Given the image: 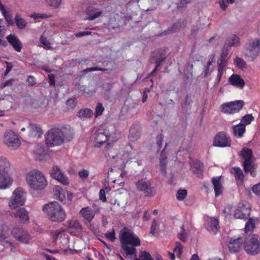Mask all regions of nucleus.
I'll list each match as a JSON object with an SVG mask.
<instances>
[{
	"instance_id": "nucleus-1",
	"label": "nucleus",
	"mask_w": 260,
	"mask_h": 260,
	"mask_svg": "<svg viewBox=\"0 0 260 260\" xmlns=\"http://www.w3.org/2000/svg\"><path fill=\"white\" fill-rule=\"evenodd\" d=\"M119 239L124 256L129 259L135 258V260H154L149 252L146 250L139 251L137 257L136 247L141 245L139 237L132 231L124 228L120 232Z\"/></svg>"
},
{
	"instance_id": "nucleus-2",
	"label": "nucleus",
	"mask_w": 260,
	"mask_h": 260,
	"mask_svg": "<svg viewBox=\"0 0 260 260\" xmlns=\"http://www.w3.org/2000/svg\"><path fill=\"white\" fill-rule=\"evenodd\" d=\"M73 130L70 127L53 128L45 135L46 145L49 147L58 146L73 139Z\"/></svg>"
},
{
	"instance_id": "nucleus-3",
	"label": "nucleus",
	"mask_w": 260,
	"mask_h": 260,
	"mask_svg": "<svg viewBox=\"0 0 260 260\" xmlns=\"http://www.w3.org/2000/svg\"><path fill=\"white\" fill-rule=\"evenodd\" d=\"M43 211L52 221L61 222L66 218L65 211L57 202H52L44 206Z\"/></svg>"
},
{
	"instance_id": "nucleus-4",
	"label": "nucleus",
	"mask_w": 260,
	"mask_h": 260,
	"mask_svg": "<svg viewBox=\"0 0 260 260\" xmlns=\"http://www.w3.org/2000/svg\"><path fill=\"white\" fill-rule=\"evenodd\" d=\"M26 180L29 187L34 190L44 189L47 185L43 174L37 170L30 171L26 176Z\"/></svg>"
},
{
	"instance_id": "nucleus-5",
	"label": "nucleus",
	"mask_w": 260,
	"mask_h": 260,
	"mask_svg": "<svg viewBox=\"0 0 260 260\" xmlns=\"http://www.w3.org/2000/svg\"><path fill=\"white\" fill-rule=\"evenodd\" d=\"M26 201V193L22 188L15 189L8 202V206L11 209H15L19 206H22Z\"/></svg>"
},
{
	"instance_id": "nucleus-6",
	"label": "nucleus",
	"mask_w": 260,
	"mask_h": 260,
	"mask_svg": "<svg viewBox=\"0 0 260 260\" xmlns=\"http://www.w3.org/2000/svg\"><path fill=\"white\" fill-rule=\"evenodd\" d=\"M252 151L250 149L244 148L241 152V156L243 159V167L246 173L249 172L251 176H255V168L253 165Z\"/></svg>"
},
{
	"instance_id": "nucleus-7",
	"label": "nucleus",
	"mask_w": 260,
	"mask_h": 260,
	"mask_svg": "<svg viewBox=\"0 0 260 260\" xmlns=\"http://www.w3.org/2000/svg\"><path fill=\"white\" fill-rule=\"evenodd\" d=\"M135 186L138 191L142 192L147 197H153L155 194L152 182L146 177L139 179L135 183Z\"/></svg>"
},
{
	"instance_id": "nucleus-8",
	"label": "nucleus",
	"mask_w": 260,
	"mask_h": 260,
	"mask_svg": "<svg viewBox=\"0 0 260 260\" xmlns=\"http://www.w3.org/2000/svg\"><path fill=\"white\" fill-rule=\"evenodd\" d=\"M243 246L246 252L249 255H255L260 252L259 242L258 240V236L252 235L244 240Z\"/></svg>"
},
{
	"instance_id": "nucleus-9",
	"label": "nucleus",
	"mask_w": 260,
	"mask_h": 260,
	"mask_svg": "<svg viewBox=\"0 0 260 260\" xmlns=\"http://www.w3.org/2000/svg\"><path fill=\"white\" fill-rule=\"evenodd\" d=\"M245 105L243 100H236L222 104L220 106V111L226 114H233L239 112Z\"/></svg>"
},
{
	"instance_id": "nucleus-10",
	"label": "nucleus",
	"mask_w": 260,
	"mask_h": 260,
	"mask_svg": "<svg viewBox=\"0 0 260 260\" xmlns=\"http://www.w3.org/2000/svg\"><path fill=\"white\" fill-rule=\"evenodd\" d=\"M260 53V40L255 38L249 40L246 48L245 54L251 60L256 58Z\"/></svg>"
},
{
	"instance_id": "nucleus-11",
	"label": "nucleus",
	"mask_w": 260,
	"mask_h": 260,
	"mask_svg": "<svg viewBox=\"0 0 260 260\" xmlns=\"http://www.w3.org/2000/svg\"><path fill=\"white\" fill-rule=\"evenodd\" d=\"M4 143L10 149H17L21 142L18 136L12 130H7L4 134Z\"/></svg>"
},
{
	"instance_id": "nucleus-12",
	"label": "nucleus",
	"mask_w": 260,
	"mask_h": 260,
	"mask_svg": "<svg viewBox=\"0 0 260 260\" xmlns=\"http://www.w3.org/2000/svg\"><path fill=\"white\" fill-rule=\"evenodd\" d=\"M250 204L246 201H242L237 205L234 216L236 218L247 219L250 215Z\"/></svg>"
},
{
	"instance_id": "nucleus-13",
	"label": "nucleus",
	"mask_w": 260,
	"mask_h": 260,
	"mask_svg": "<svg viewBox=\"0 0 260 260\" xmlns=\"http://www.w3.org/2000/svg\"><path fill=\"white\" fill-rule=\"evenodd\" d=\"M166 58V50L164 48L158 49L152 53L150 61L151 63L154 62L156 65L151 72V75H153L156 73L158 67L165 60Z\"/></svg>"
},
{
	"instance_id": "nucleus-14",
	"label": "nucleus",
	"mask_w": 260,
	"mask_h": 260,
	"mask_svg": "<svg viewBox=\"0 0 260 260\" xmlns=\"http://www.w3.org/2000/svg\"><path fill=\"white\" fill-rule=\"evenodd\" d=\"M166 58V50L164 48L158 49L152 53L150 61L151 63L154 62L156 65L151 72V75H153L156 73L158 67L165 60Z\"/></svg>"
},
{
	"instance_id": "nucleus-15",
	"label": "nucleus",
	"mask_w": 260,
	"mask_h": 260,
	"mask_svg": "<svg viewBox=\"0 0 260 260\" xmlns=\"http://www.w3.org/2000/svg\"><path fill=\"white\" fill-rule=\"evenodd\" d=\"M11 233L15 240L20 243H28L31 239L29 234L21 228H14Z\"/></svg>"
},
{
	"instance_id": "nucleus-16",
	"label": "nucleus",
	"mask_w": 260,
	"mask_h": 260,
	"mask_svg": "<svg viewBox=\"0 0 260 260\" xmlns=\"http://www.w3.org/2000/svg\"><path fill=\"white\" fill-rule=\"evenodd\" d=\"M50 175L53 178L57 180L63 185H69V180L68 177L58 166H54L53 167Z\"/></svg>"
},
{
	"instance_id": "nucleus-17",
	"label": "nucleus",
	"mask_w": 260,
	"mask_h": 260,
	"mask_svg": "<svg viewBox=\"0 0 260 260\" xmlns=\"http://www.w3.org/2000/svg\"><path fill=\"white\" fill-rule=\"evenodd\" d=\"M11 231H10L9 226L6 224H2L0 225V241H4L3 246L5 248L10 247L11 250H13V245L12 243L5 240L8 239L11 235Z\"/></svg>"
},
{
	"instance_id": "nucleus-18",
	"label": "nucleus",
	"mask_w": 260,
	"mask_h": 260,
	"mask_svg": "<svg viewBox=\"0 0 260 260\" xmlns=\"http://www.w3.org/2000/svg\"><path fill=\"white\" fill-rule=\"evenodd\" d=\"M213 144L216 147H229L231 145V139L224 133L220 132L215 136Z\"/></svg>"
},
{
	"instance_id": "nucleus-19",
	"label": "nucleus",
	"mask_w": 260,
	"mask_h": 260,
	"mask_svg": "<svg viewBox=\"0 0 260 260\" xmlns=\"http://www.w3.org/2000/svg\"><path fill=\"white\" fill-rule=\"evenodd\" d=\"M113 125H110L105 128L103 132H97L95 136L94 146L100 147L107 141L108 134L112 130Z\"/></svg>"
},
{
	"instance_id": "nucleus-20",
	"label": "nucleus",
	"mask_w": 260,
	"mask_h": 260,
	"mask_svg": "<svg viewBox=\"0 0 260 260\" xmlns=\"http://www.w3.org/2000/svg\"><path fill=\"white\" fill-rule=\"evenodd\" d=\"M205 227L210 232L216 233L219 229L218 219L207 216L205 218Z\"/></svg>"
},
{
	"instance_id": "nucleus-21",
	"label": "nucleus",
	"mask_w": 260,
	"mask_h": 260,
	"mask_svg": "<svg viewBox=\"0 0 260 260\" xmlns=\"http://www.w3.org/2000/svg\"><path fill=\"white\" fill-rule=\"evenodd\" d=\"M8 43L17 52H20L22 48V43L18 37L14 34H10L6 37Z\"/></svg>"
},
{
	"instance_id": "nucleus-22",
	"label": "nucleus",
	"mask_w": 260,
	"mask_h": 260,
	"mask_svg": "<svg viewBox=\"0 0 260 260\" xmlns=\"http://www.w3.org/2000/svg\"><path fill=\"white\" fill-rule=\"evenodd\" d=\"M229 82L232 86L240 89H243L245 85L244 79L239 75L233 74L229 78Z\"/></svg>"
},
{
	"instance_id": "nucleus-23",
	"label": "nucleus",
	"mask_w": 260,
	"mask_h": 260,
	"mask_svg": "<svg viewBox=\"0 0 260 260\" xmlns=\"http://www.w3.org/2000/svg\"><path fill=\"white\" fill-rule=\"evenodd\" d=\"M12 184V179L7 172H0V189L9 188Z\"/></svg>"
},
{
	"instance_id": "nucleus-24",
	"label": "nucleus",
	"mask_w": 260,
	"mask_h": 260,
	"mask_svg": "<svg viewBox=\"0 0 260 260\" xmlns=\"http://www.w3.org/2000/svg\"><path fill=\"white\" fill-rule=\"evenodd\" d=\"M244 242L242 237L232 238L229 244V248L231 252H236L240 250L242 247L243 242Z\"/></svg>"
},
{
	"instance_id": "nucleus-25",
	"label": "nucleus",
	"mask_w": 260,
	"mask_h": 260,
	"mask_svg": "<svg viewBox=\"0 0 260 260\" xmlns=\"http://www.w3.org/2000/svg\"><path fill=\"white\" fill-rule=\"evenodd\" d=\"M15 218L18 219L21 223H27L29 222V218L28 213L24 208L18 209L14 214Z\"/></svg>"
},
{
	"instance_id": "nucleus-26",
	"label": "nucleus",
	"mask_w": 260,
	"mask_h": 260,
	"mask_svg": "<svg viewBox=\"0 0 260 260\" xmlns=\"http://www.w3.org/2000/svg\"><path fill=\"white\" fill-rule=\"evenodd\" d=\"M67 190L63 189L61 186L56 185L53 189V195L56 199L58 200L61 203H66Z\"/></svg>"
},
{
	"instance_id": "nucleus-27",
	"label": "nucleus",
	"mask_w": 260,
	"mask_h": 260,
	"mask_svg": "<svg viewBox=\"0 0 260 260\" xmlns=\"http://www.w3.org/2000/svg\"><path fill=\"white\" fill-rule=\"evenodd\" d=\"M102 11L93 6H89L87 8V17L86 20H93L99 17L102 14Z\"/></svg>"
},
{
	"instance_id": "nucleus-28",
	"label": "nucleus",
	"mask_w": 260,
	"mask_h": 260,
	"mask_svg": "<svg viewBox=\"0 0 260 260\" xmlns=\"http://www.w3.org/2000/svg\"><path fill=\"white\" fill-rule=\"evenodd\" d=\"M221 176H217L212 178V182L215 191V196L216 197L221 194L223 187L221 182Z\"/></svg>"
},
{
	"instance_id": "nucleus-29",
	"label": "nucleus",
	"mask_w": 260,
	"mask_h": 260,
	"mask_svg": "<svg viewBox=\"0 0 260 260\" xmlns=\"http://www.w3.org/2000/svg\"><path fill=\"white\" fill-rule=\"evenodd\" d=\"M29 131V135L31 137L40 138L42 135L43 132L40 126L37 124L30 123L28 126Z\"/></svg>"
},
{
	"instance_id": "nucleus-30",
	"label": "nucleus",
	"mask_w": 260,
	"mask_h": 260,
	"mask_svg": "<svg viewBox=\"0 0 260 260\" xmlns=\"http://www.w3.org/2000/svg\"><path fill=\"white\" fill-rule=\"evenodd\" d=\"M232 173L234 174L237 185H241L244 180V175L242 170L239 167L232 169Z\"/></svg>"
},
{
	"instance_id": "nucleus-31",
	"label": "nucleus",
	"mask_w": 260,
	"mask_h": 260,
	"mask_svg": "<svg viewBox=\"0 0 260 260\" xmlns=\"http://www.w3.org/2000/svg\"><path fill=\"white\" fill-rule=\"evenodd\" d=\"M80 213L89 222H90L95 216L94 212L89 207L82 208L80 211Z\"/></svg>"
},
{
	"instance_id": "nucleus-32",
	"label": "nucleus",
	"mask_w": 260,
	"mask_h": 260,
	"mask_svg": "<svg viewBox=\"0 0 260 260\" xmlns=\"http://www.w3.org/2000/svg\"><path fill=\"white\" fill-rule=\"evenodd\" d=\"M190 170L194 174L200 176L202 175L203 167V165L198 161H193L190 162Z\"/></svg>"
},
{
	"instance_id": "nucleus-33",
	"label": "nucleus",
	"mask_w": 260,
	"mask_h": 260,
	"mask_svg": "<svg viewBox=\"0 0 260 260\" xmlns=\"http://www.w3.org/2000/svg\"><path fill=\"white\" fill-rule=\"evenodd\" d=\"M120 133L115 129L113 126V129L108 134L107 142L108 144L111 143H114L120 138Z\"/></svg>"
},
{
	"instance_id": "nucleus-34",
	"label": "nucleus",
	"mask_w": 260,
	"mask_h": 260,
	"mask_svg": "<svg viewBox=\"0 0 260 260\" xmlns=\"http://www.w3.org/2000/svg\"><path fill=\"white\" fill-rule=\"evenodd\" d=\"M233 132L235 137L237 138H241L245 132V127L244 125L239 123L238 124L233 126Z\"/></svg>"
},
{
	"instance_id": "nucleus-35",
	"label": "nucleus",
	"mask_w": 260,
	"mask_h": 260,
	"mask_svg": "<svg viewBox=\"0 0 260 260\" xmlns=\"http://www.w3.org/2000/svg\"><path fill=\"white\" fill-rule=\"evenodd\" d=\"M10 169V164L5 157H0V172L8 173Z\"/></svg>"
},
{
	"instance_id": "nucleus-36",
	"label": "nucleus",
	"mask_w": 260,
	"mask_h": 260,
	"mask_svg": "<svg viewBox=\"0 0 260 260\" xmlns=\"http://www.w3.org/2000/svg\"><path fill=\"white\" fill-rule=\"evenodd\" d=\"M92 115V111L89 109H81L78 112L79 117L83 120L91 117Z\"/></svg>"
},
{
	"instance_id": "nucleus-37",
	"label": "nucleus",
	"mask_w": 260,
	"mask_h": 260,
	"mask_svg": "<svg viewBox=\"0 0 260 260\" xmlns=\"http://www.w3.org/2000/svg\"><path fill=\"white\" fill-rule=\"evenodd\" d=\"M16 25L19 29H24L27 24V22L22 18L19 14H16L14 18Z\"/></svg>"
},
{
	"instance_id": "nucleus-38",
	"label": "nucleus",
	"mask_w": 260,
	"mask_h": 260,
	"mask_svg": "<svg viewBox=\"0 0 260 260\" xmlns=\"http://www.w3.org/2000/svg\"><path fill=\"white\" fill-rule=\"evenodd\" d=\"M68 227L70 229L80 231L82 230V225L80 222L77 219H72L68 221Z\"/></svg>"
},
{
	"instance_id": "nucleus-39",
	"label": "nucleus",
	"mask_w": 260,
	"mask_h": 260,
	"mask_svg": "<svg viewBox=\"0 0 260 260\" xmlns=\"http://www.w3.org/2000/svg\"><path fill=\"white\" fill-rule=\"evenodd\" d=\"M229 46H238L240 44L239 38L235 35H232L227 41Z\"/></svg>"
},
{
	"instance_id": "nucleus-40",
	"label": "nucleus",
	"mask_w": 260,
	"mask_h": 260,
	"mask_svg": "<svg viewBox=\"0 0 260 260\" xmlns=\"http://www.w3.org/2000/svg\"><path fill=\"white\" fill-rule=\"evenodd\" d=\"M253 120L254 117L251 114H246L242 117L240 123L246 127V125L250 124Z\"/></svg>"
},
{
	"instance_id": "nucleus-41",
	"label": "nucleus",
	"mask_w": 260,
	"mask_h": 260,
	"mask_svg": "<svg viewBox=\"0 0 260 260\" xmlns=\"http://www.w3.org/2000/svg\"><path fill=\"white\" fill-rule=\"evenodd\" d=\"M256 218H250L245 224V231L246 233L251 231L255 227V221Z\"/></svg>"
},
{
	"instance_id": "nucleus-42",
	"label": "nucleus",
	"mask_w": 260,
	"mask_h": 260,
	"mask_svg": "<svg viewBox=\"0 0 260 260\" xmlns=\"http://www.w3.org/2000/svg\"><path fill=\"white\" fill-rule=\"evenodd\" d=\"M165 152V149L162 150V151L161 153V156L162 158L160 160V167L161 171V172L164 175H166L167 174L166 172V158H164V153Z\"/></svg>"
},
{
	"instance_id": "nucleus-43",
	"label": "nucleus",
	"mask_w": 260,
	"mask_h": 260,
	"mask_svg": "<svg viewBox=\"0 0 260 260\" xmlns=\"http://www.w3.org/2000/svg\"><path fill=\"white\" fill-rule=\"evenodd\" d=\"M187 191L186 189H179L177 191L176 197L178 201H183L187 196Z\"/></svg>"
},
{
	"instance_id": "nucleus-44",
	"label": "nucleus",
	"mask_w": 260,
	"mask_h": 260,
	"mask_svg": "<svg viewBox=\"0 0 260 260\" xmlns=\"http://www.w3.org/2000/svg\"><path fill=\"white\" fill-rule=\"evenodd\" d=\"M105 237L111 242H114L116 240L115 233L113 229L111 230L107 231L105 235Z\"/></svg>"
},
{
	"instance_id": "nucleus-45",
	"label": "nucleus",
	"mask_w": 260,
	"mask_h": 260,
	"mask_svg": "<svg viewBox=\"0 0 260 260\" xmlns=\"http://www.w3.org/2000/svg\"><path fill=\"white\" fill-rule=\"evenodd\" d=\"M62 0H46L47 4L50 6L54 8H58L61 3Z\"/></svg>"
},
{
	"instance_id": "nucleus-46",
	"label": "nucleus",
	"mask_w": 260,
	"mask_h": 260,
	"mask_svg": "<svg viewBox=\"0 0 260 260\" xmlns=\"http://www.w3.org/2000/svg\"><path fill=\"white\" fill-rule=\"evenodd\" d=\"M182 251V246L179 242H176V247L174 249V252L177 257H180Z\"/></svg>"
},
{
	"instance_id": "nucleus-47",
	"label": "nucleus",
	"mask_w": 260,
	"mask_h": 260,
	"mask_svg": "<svg viewBox=\"0 0 260 260\" xmlns=\"http://www.w3.org/2000/svg\"><path fill=\"white\" fill-rule=\"evenodd\" d=\"M3 15L4 16L7 22V24L8 26H12L14 24V22L12 19V17L11 15L8 14L6 10H4V12H2Z\"/></svg>"
},
{
	"instance_id": "nucleus-48",
	"label": "nucleus",
	"mask_w": 260,
	"mask_h": 260,
	"mask_svg": "<svg viewBox=\"0 0 260 260\" xmlns=\"http://www.w3.org/2000/svg\"><path fill=\"white\" fill-rule=\"evenodd\" d=\"M228 60V58H220L218 60V71L219 72H220V70H223V68L226 66V61Z\"/></svg>"
},
{
	"instance_id": "nucleus-49",
	"label": "nucleus",
	"mask_w": 260,
	"mask_h": 260,
	"mask_svg": "<svg viewBox=\"0 0 260 260\" xmlns=\"http://www.w3.org/2000/svg\"><path fill=\"white\" fill-rule=\"evenodd\" d=\"M30 17L31 18H34V19H37V18H48L52 17V15L51 14H40V13H34L31 14Z\"/></svg>"
},
{
	"instance_id": "nucleus-50",
	"label": "nucleus",
	"mask_w": 260,
	"mask_h": 260,
	"mask_svg": "<svg viewBox=\"0 0 260 260\" xmlns=\"http://www.w3.org/2000/svg\"><path fill=\"white\" fill-rule=\"evenodd\" d=\"M77 104V100L75 98H73L68 100L67 101V105L68 109H74Z\"/></svg>"
},
{
	"instance_id": "nucleus-51",
	"label": "nucleus",
	"mask_w": 260,
	"mask_h": 260,
	"mask_svg": "<svg viewBox=\"0 0 260 260\" xmlns=\"http://www.w3.org/2000/svg\"><path fill=\"white\" fill-rule=\"evenodd\" d=\"M40 42L43 44L44 48L47 49L51 48L50 44L46 37L42 36L40 37Z\"/></svg>"
},
{
	"instance_id": "nucleus-52",
	"label": "nucleus",
	"mask_w": 260,
	"mask_h": 260,
	"mask_svg": "<svg viewBox=\"0 0 260 260\" xmlns=\"http://www.w3.org/2000/svg\"><path fill=\"white\" fill-rule=\"evenodd\" d=\"M186 235L187 233L186 232V231L184 229V225H182L181 228V231L180 232V233L179 234V238L181 241L185 242L186 241Z\"/></svg>"
},
{
	"instance_id": "nucleus-53",
	"label": "nucleus",
	"mask_w": 260,
	"mask_h": 260,
	"mask_svg": "<svg viewBox=\"0 0 260 260\" xmlns=\"http://www.w3.org/2000/svg\"><path fill=\"white\" fill-rule=\"evenodd\" d=\"M89 171L85 169H82L78 172V175L82 180L86 179L89 176Z\"/></svg>"
},
{
	"instance_id": "nucleus-54",
	"label": "nucleus",
	"mask_w": 260,
	"mask_h": 260,
	"mask_svg": "<svg viewBox=\"0 0 260 260\" xmlns=\"http://www.w3.org/2000/svg\"><path fill=\"white\" fill-rule=\"evenodd\" d=\"M104 110V108L101 103H98L95 108V116L97 117L102 115Z\"/></svg>"
},
{
	"instance_id": "nucleus-55",
	"label": "nucleus",
	"mask_w": 260,
	"mask_h": 260,
	"mask_svg": "<svg viewBox=\"0 0 260 260\" xmlns=\"http://www.w3.org/2000/svg\"><path fill=\"white\" fill-rule=\"evenodd\" d=\"M164 136L160 134L157 136L156 138V144L159 149L161 148Z\"/></svg>"
},
{
	"instance_id": "nucleus-56",
	"label": "nucleus",
	"mask_w": 260,
	"mask_h": 260,
	"mask_svg": "<svg viewBox=\"0 0 260 260\" xmlns=\"http://www.w3.org/2000/svg\"><path fill=\"white\" fill-rule=\"evenodd\" d=\"M235 63L240 68H243L245 66L244 61L240 57H237L235 60Z\"/></svg>"
},
{
	"instance_id": "nucleus-57",
	"label": "nucleus",
	"mask_w": 260,
	"mask_h": 260,
	"mask_svg": "<svg viewBox=\"0 0 260 260\" xmlns=\"http://www.w3.org/2000/svg\"><path fill=\"white\" fill-rule=\"evenodd\" d=\"M252 190L257 196H260V182L253 185L252 187Z\"/></svg>"
},
{
	"instance_id": "nucleus-58",
	"label": "nucleus",
	"mask_w": 260,
	"mask_h": 260,
	"mask_svg": "<svg viewBox=\"0 0 260 260\" xmlns=\"http://www.w3.org/2000/svg\"><path fill=\"white\" fill-rule=\"evenodd\" d=\"M108 69H105L98 67H92L86 69L85 71L86 72H92V71H108Z\"/></svg>"
},
{
	"instance_id": "nucleus-59",
	"label": "nucleus",
	"mask_w": 260,
	"mask_h": 260,
	"mask_svg": "<svg viewBox=\"0 0 260 260\" xmlns=\"http://www.w3.org/2000/svg\"><path fill=\"white\" fill-rule=\"evenodd\" d=\"M99 197L100 199L103 201V202H105L107 201V199L106 197V193H105V190L104 189H101L100 190L99 193Z\"/></svg>"
},
{
	"instance_id": "nucleus-60",
	"label": "nucleus",
	"mask_w": 260,
	"mask_h": 260,
	"mask_svg": "<svg viewBox=\"0 0 260 260\" xmlns=\"http://www.w3.org/2000/svg\"><path fill=\"white\" fill-rule=\"evenodd\" d=\"M27 83L29 86H32L36 83L35 78L31 76H29L26 80Z\"/></svg>"
},
{
	"instance_id": "nucleus-61",
	"label": "nucleus",
	"mask_w": 260,
	"mask_h": 260,
	"mask_svg": "<svg viewBox=\"0 0 260 260\" xmlns=\"http://www.w3.org/2000/svg\"><path fill=\"white\" fill-rule=\"evenodd\" d=\"M36 150H34V153L37 155H41L44 150L43 147L40 145H36Z\"/></svg>"
},
{
	"instance_id": "nucleus-62",
	"label": "nucleus",
	"mask_w": 260,
	"mask_h": 260,
	"mask_svg": "<svg viewBox=\"0 0 260 260\" xmlns=\"http://www.w3.org/2000/svg\"><path fill=\"white\" fill-rule=\"evenodd\" d=\"M91 34V32L90 31H82L77 32L75 34V35L77 38H80L85 36L90 35Z\"/></svg>"
},
{
	"instance_id": "nucleus-63",
	"label": "nucleus",
	"mask_w": 260,
	"mask_h": 260,
	"mask_svg": "<svg viewBox=\"0 0 260 260\" xmlns=\"http://www.w3.org/2000/svg\"><path fill=\"white\" fill-rule=\"evenodd\" d=\"M156 224H157L156 220H153L152 225H151V231H150V233L152 235H154L155 234V229H156Z\"/></svg>"
},
{
	"instance_id": "nucleus-64",
	"label": "nucleus",
	"mask_w": 260,
	"mask_h": 260,
	"mask_svg": "<svg viewBox=\"0 0 260 260\" xmlns=\"http://www.w3.org/2000/svg\"><path fill=\"white\" fill-rule=\"evenodd\" d=\"M228 3H229L228 2L227 0H222L221 1L219 2L220 6L223 10H225L227 8Z\"/></svg>"
}]
</instances>
